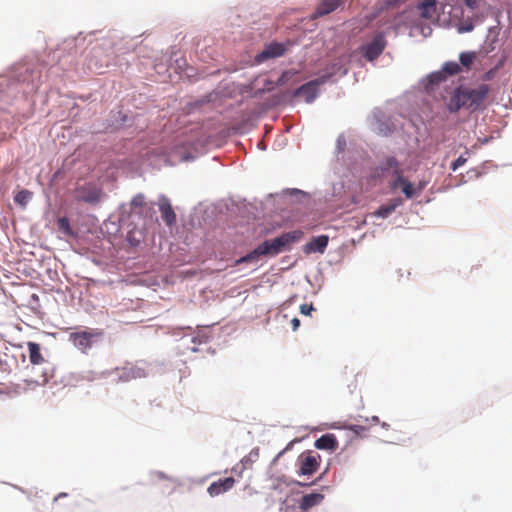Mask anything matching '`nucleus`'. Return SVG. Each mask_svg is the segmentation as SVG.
<instances>
[{
  "label": "nucleus",
  "instance_id": "1",
  "mask_svg": "<svg viewBox=\"0 0 512 512\" xmlns=\"http://www.w3.org/2000/svg\"><path fill=\"white\" fill-rule=\"evenodd\" d=\"M303 236L300 230L283 233L272 240H265L247 255L236 260V265L254 262L262 256H276L281 252L290 249L291 245L299 241Z\"/></svg>",
  "mask_w": 512,
  "mask_h": 512
},
{
  "label": "nucleus",
  "instance_id": "2",
  "mask_svg": "<svg viewBox=\"0 0 512 512\" xmlns=\"http://www.w3.org/2000/svg\"><path fill=\"white\" fill-rule=\"evenodd\" d=\"M489 91L488 84H480L475 88L459 87L449 98L447 108L452 113L461 108L476 110L484 103Z\"/></svg>",
  "mask_w": 512,
  "mask_h": 512
},
{
  "label": "nucleus",
  "instance_id": "3",
  "mask_svg": "<svg viewBox=\"0 0 512 512\" xmlns=\"http://www.w3.org/2000/svg\"><path fill=\"white\" fill-rule=\"evenodd\" d=\"M27 346L32 367L30 369V378L26 381L39 386L45 385L52 377V373L50 369L41 366L48 365V362L43 357L41 347L38 343L28 342Z\"/></svg>",
  "mask_w": 512,
  "mask_h": 512
},
{
  "label": "nucleus",
  "instance_id": "4",
  "mask_svg": "<svg viewBox=\"0 0 512 512\" xmlns=\"http://www.w3.org/2000/svg\"><path fill=\"white\" fill-rule=\"evenodd\" d=\"M102 336L101 330L89 329L70 333L69 339L76 348L86 353Z\"/></svg>",
  "mask_w": 512,
  "mask_h": 512
},
{
  "label": "nucleus",
  "instance_id": "5",
  "mask_svg": "<svg viewBox=\"0 0 512 512\" xmlns=\"http://www.w3.org/2000/svg\"><path fill=\"white\" fill-rule=\"evenodd\" d=\"M74 199L78 202L97 204L104 196L103 190L93 183L78 185L73 190Z\"/></svg>",
  "mask_w": 512,
  "mask_h": 512
},
{
  "label": "nucleus",
  "instance_id": "6",
  "mask_svg": "<svg viewBox=\"0 0 512 512\" xmlns=\"http://www.w3.org/2000/svg\"><path fill=\"white\" fill-rule=\"evenodd\" d=\"M386 45L384 33L378 32L369 43L361 46L360 51L368 61H373L382 54Z\"/></svg>",
  "mask_w": 512,
  "mask_h": 512
},
{
  "label": "nucleus",
  "instance_id": "7",
  "mask_svg": "<svg viewBox=\"0 0 512 512\" xmlns=\"http://www.w3.org/2000/svg\"><path fill=\"white\" fill-rule=\"evenodd\" d=\"M287 46L282 43L273 42L268 44L262 52L255 57L256 63L260 64L271 58H277L285 54Z\"/></svg>",
  "mask_w": 512,
  "mask_h": 512
},
{
  "label": "nucleus",
  "instance_id": "8",
  "mask_svg": "<svg viewBox=\"0 0 512 512\" xmlns=\"http://www.w3.org/2000/svg\"><path fill=\"white\" fill-rule=\"evenodd\" d=\"M416 11L421 19L434 21L438 18L437 0H423L416 6Z\"/></svg>",
  "mask_w": 512,
  "mask_h": 512
},
{
  "label": "nucleus",
  "instance_id": "9",
  "mask_svg": "<svg viewBox=\"0 0 512 512\" xmlns=\"http://www.w3.org/2000/svg\"><path fill=\"white\" fill-rule=\"evenodd\" d=\"M319 467V461L316 456L307 454L299 457V475H312Z\"/></svg>",
  "mask_w": 512,
  "mask_h": 512
},
{
  "label": "nucleus",
  "instance_id": "10",
  "mask_svg": "<svg viewBox=\"0 0 512 512\" xmlns=\"http://www.w3.org/2000/svg\"><path fill=\"white\" fill-rule=\"evenodd\" d=\"M399 186L402 187V191L406 198L408 199L412 198L416 194V192L420 193L424 188V186L420 184L416 189L412 183H410L407 179L403 177L402 171L397 172V177L393 182L394 188H397Z\"/></svg>",
  "mask_w": 512,
  "mask_h": 512
},
{
  "label": "nucleus",
  "instance_id": "11",
  "mask_svg": "<svg viewBox=\"0 0 512 512\" xmlns=\"http://www.w3.org/2000/svg\"><path fill=\"white\" fill-rule=\"evenodd\" d=\"M234 484L235 479L233 477L219 479L218 481L211 483L207 491L211 497H215L232 489Z\"/></svg>",
  "mask_w": 512,
  "mask_h": 512
},
{
  "label": "nucleus",
  "instance_id": "12",
  "mask_svg": "<svg viewBox=\"0 0 512 512\" xmlns=\"http://www.w3.org/2000/svg\"><path fill=\"white\" fill-rule=\"evenodd\" d=\"M320 83L318 80L305 83L295 90L294 96H303L306 102L311 103L317 96V88Z\"/></svg>",
  "mask_w": 512,
  "mask_h": 512
},
{
  "label": "nucleus",
  "instance_id": "13",
  "mask_svg": "<svg viewBox=\"0 0 512 512\" xmlns=\"http://www.w3.org/2000/svg\"><path fill=\"white\" fill-rule=\"evenodd\" d=\"M345 0H322L318 5L313 18L321 17L335 11L339 6L343 5Z\"/></svg>",
  "mask_w": 512,
  "mask_h": 512
},
{
  "label": "nucleus",
  "instance_id": "14",
  "mask_svg": "<svg viewBox=\"0 0 512 512\" xmlns=\"http://www.w3.org/2000/svg\"><path fill=\"white\" fill-rule=\"evenodd\" d=\"M324 500V495L321 493H310L303 495L299 501V509L307 511L319 504Z\"/></svg>",
  "mask_w": 512,
  "mask_h": 512
},
{
  "label": "nucleus",
  "instance_id": "15",
  "mask_svg": "<svg viewBox=\"0 0 512 512\" xmlns=\"http://www.w3.org/2000/svg\"><path fill=\"white\" fill-rule=\"evenodd\" d=\"M159 210L162 218L168 226H172L176 222V214L167 199H163L159 203Z\"/></svg>",
  "mask_w": 512,
  "mask_h": 512
},
{
  "label": "nucleus",
  "instance_id": "16",
  "mask_svg": "<svg viewBox=\"0 0 512 512\" xmlns=\"http://www.w3.org/2000/svg\"><path fill=\"white\" fill-rule=\"evenodd\" d=\"M317 449L334 451L338 448V441L333 434H325L315 441Z\"/></svg>",
  "mask_w": 512,
  "mask_h": 512
},
{
  "label": "nucleus",
  "instance_id": "17",
  "mask_svg": "<svg viewBox=\"0 0 512 512\" xmlns=\"http://www.w3.org/2000/svg\"><path fill=\"white\" fill-rule=\"evenodd\" d=\"M402 204V200L400 198H394L389 203L380 206L375 212L374 215L380 218L389 217L397 207Z\"/></svg>",
  "mask_w": 512,
  "mask_h": 512
},
{
  "label": "nucleus",
  "instance_id": "18",
  "mask_svg": "<svg viewBox=\"0 0 512 512\" xmlns=\"http://www.w3.org/2000/svg\"><path fill=\"white\" fill-rule=\"evenodd\" d=\"M329 238L326 235L314 237L310 243L306 245L307 250L323 253L328 245Z\"/></svg>",
  "mask_w": 512,
  "mask_h": 512
},
{
  "label": "nucleus",
  "instance_id": "19",
  "mask_svg": "<svg viewBox=\"0 0 512 512\" xmlns=\"http://www.w3.org/2000/svg\"><path fill=\"white\" fill-rule=\"evenodd\" d=\"M476 58L477 53L474 51L462 52L459 55V61L461 63L460 66L463 67L466 71H469Z\"/></svg>",
  "mask_w": 512,
  "mask_h": 512
},
{
  "label": "nucleus",
  "instance_id": "20",
  "mask_svg": "<svg viewBox=\"0 0 512 512\" xmlns=\"http://www.w3.org/2000/svg\"><path fill=\"white\" fill-rule=\"evenodd\" d=\"M443 73L446 75L454 76L462 72V67L454 61L446 62L442 67Z\"/></svg>",
  "mask_w": 512,
  "mask_h": 512
},
{
  "label": "nucleus",
  "instance_id": "21",
  "mask_svg": "<svg viewBox=\"0 0 512 512\" xmlns=\"http://www.w3.org/2000/svg\"><path fill=\"white\" fill-rule=\"evenodd\" d=\"M32 197V192H30L29 190H21L19 191L16 195H15V202L23 207H25L27 205V203L29 202V200L31 199Z\"/></svg>",
  "mask_w": 512,
  "mask_h": 512
},
{
  "label": "nucleus",
  "instance_id": "22",
  "mask_svg": "<svg viewBox=\"0 0 512 512\" xmlns=\"http://www.w3.org/2000/svg\"><path fill=\"white\" fill-rule=\"evenodd\" d=\"M384 170L393 169V174L397 177V172L402 171L400 165L395 157H388L383 167Z\"/></svg>",
  "mask_w": 512,
  "mask_h": 512
},
{
  "label": "nucleus",
  "instance_id": "23",
  "mask_svg": "<svg viewBox=\"0 0 512 512\" xmlns=\"http://www.w3.org/2000/svg\"><path fill=\"white\" fill-rule=\"evenodd\" d=\"M297 74V71L295 70H287L281 74L279 79L277 80V85L282 86L288 83L295 75Z\"/></svg>",
  "mask_w": 512,
  "mask_h": 512
},
{
  "label": "nucleus",
  "instance_id": "24",
  "mask_svg": "<svg viewBox=\"0 0 512 512\" xmlns=\"http://www.w3.org/2000/svg\"><path fill=\"white\" fill-rule=\"evenodd\" d=\"M101 53H102V51H101L100 49H94L93 56H92V58L89 60V67H90L91 69L99 70V69H101L103 66H107V63H105V64H101V65H99V66H98V65H97V63L93 61V60H94V58H96V57L100 56V54H101Z\"/></svg>",
  "mask_w": 512,
  "mask_h": 512
},
{
  "label": "nucleus",
  "instance_id": "25",
  "mask_svg": "<svg viewBox=\"0 0 512 512\" xmlns=\"http://www.w3.org/2000/svg\"><path fill=\"white\" fill-rule=\"evenodd\" d=\"M446 79L445 74L443 71L434 72L429 76V81L432 84H438Z\"/></svg>",
  "mask_w": 512,
  "mask_h": 512
},
{
  "label": "nucleus",
  "instance_id": "26",
  "mask_svg": "<svg viewBox=\"0 0 512 512\" xmlns=\"http://www.w3.org/2000/svg\"><path fill=\"white\" fill-rule=\"evenodd\" d=\"M118 375L120 378H123L125 380H128L130 377L134 375V371L132 368H121L116 369Z\"/></svg>",
  "mask_w": 512,
  "mask_h": 512
},
{
  "label": "nucleus",
  "instance_id": "27",
  "mask_svg": "<svg viewBox=\"0 0 512 512\" xmlns=\"http://www.w3.org/2000/svg\"><path fill=\"white\" fill-rule=\"evenodd\" d=\"M145 204V198L142 194H138L133 197L131 201V206L133 208L142 207Z\"/></svg>",
  "mask_w": 512,
  "mask_h": 512
},
{
  "label": "nucleus",
  "instance_id": "28",
  "mask_svg": "<svg viewBox=\"0 0 512 512\" xmlns=\"http://www.w3.org/2000/svg\"><path fill=\"white\" fill-rule=\"evenodd\" d=\"M58 226L60 230L64 231L67 234H70L71 228L67 218H60L58 220Z\"/></svg>",
  "mask_w": 512,
  "mask_h": 512
},
{
  "label": "nucleus",
  "instance_id": "29",
  "mask_svg": "<svg viewBox=\"0 0 512 512\" xmlns=\"http://www.w3.org/2000/svg\"><path fill=\"white\" fill-rule=\"evenodd\" d=\"M466 162V158L463 156H459L451 165V169L456 171L460 166L464 165Z\"/></svg>",
  "mask_w": 512,
  "mask_h": 512
},
{
  "label": "nucleus",
  "instance_id": "30",
  "mask_svg": "<svg viewBox=\"0 0 512 512\" xmlns=\"http://www.w3.org/2000/svg\"><path fill=\"white\" fill-rule=\"evenodd\" d=\"M314 310V307L312 304H302L300 306V312L303 315H310V313Z\"/></svg>",
  "mask_w": 512,
  "mask_h": 512
},
{
  "label": "nucleus",
  "instance_id": "31",
  "mask_svg": "<svg viewBox=\"0 0 512 512\" xmlns=\"http://www.w3.org/2000/svg\"><path fill=\"white\" fill-rule=\"evenodd\" d=\"M497 69L494 67L492 69H490L489 71H487L484 75H483V80L485 81H489L491 79H493V77L495 76V74L497 73Z\"/></svg>",
  "mask_w": 512,
  "mask_h": 512
},
{
  "label": "nucleus",
  "instance_id": "32",
  "mask_svg": "<svg viewBox=\"0 0 512 512\" xmlns=\"http://www.w3.org/2000/svg\"><path fill=\"white\" fill-rule=\"evenodd\" d=\"M473 29H474V25L472 23H468V24H465V25H461L458 28V32L459 33H465V32H470Z\"/></svg>",
  "mask_w": 512,
  "mask_h": 512
},
{
  "label": "nucleus",
  "instance_id": "33",
  "mask_svg": "<svg viewBox=\"0 0 512 512\" xmlns=\"http://www.w3.org/2000/svg\"><path fill=\"white\" fill-rule=\"evenodd\" d=\"M463 1H464L465 5L472 10H474L478 7L477 0H463Z\"/></svg>",
  "mask_w": 512,
  "mask_h": 512
},
{
  "label": "nucleus",
  "instance_id": "34",
  "mask_svg": "<svg viewBox=\"0 0 512 512\" xmlns=\"http://www.w3.org/2000/svg\"><path fill=\"white\" fill-rule=\"evenodd\" d=\"M506 60H507V55H503V56L501 57V59L498 61V63L496 64L495 68H496L497 70H499L500 68H502V67L504 66V64H505Z\"/></svg>",
  "mask_w": 512,
  "mask_h": 512
},
{
  "label": "nucleus",
  "instance_id": "35",
  "mask_svg": "<svg viewBox=\"0 0 512 512\" xmlns=\"http://www.w3.org/2000/svg\"><path fill=\"white\" fill-rule=\"evenodd\" d=\"M291 325H292L293 331H296L300 326V320L298 318H293L291 320Z\"/></svg>",
  "mask_w": 512,
  "mask_h": 512
},
{
  "label": "nucleus",
  "instance_id": "36",
  "mask_svg": "<svg viewBox=\"0 0 512 512\" xmlns=\"http://www.w3.org/2000/svg\"><path fill=\"white\" fill-rule=\"evenodd\" d=\"M371 422H372L373 424H377V423H379V418H378L377 416H373V417L371 418Z\"/></svg>",
  "mask_w": 512,
  "mask_h": 512
}]
</instances>
